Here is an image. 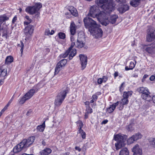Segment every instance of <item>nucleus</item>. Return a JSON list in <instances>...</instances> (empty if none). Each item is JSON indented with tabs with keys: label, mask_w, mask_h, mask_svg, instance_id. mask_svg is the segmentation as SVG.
<instances>
[{
	"label": "nucleus",
	"mask_w": 155,
	"mask_h": 155,
	"mask_svg": "<svg viewBox=\"0 0 155 155\" xmlns=\"http://www.w3.org/2000/svg\"><path fill=\"white\" fill-rule=\"evenodd\" d=\"M134 137L132 136L131 137L129 138L127 140V142L128 144H131L135 141Z\"/></svg>",
	"instance_id": "38"
},
{
	"label": "nucleus",
	"mask_w": 155,
	"mask_h": 155,
	"mask_svg": "<svg viewBox=\"0 0 155 155\" xmlns=\"http://www.w3.org/2000/svg\"><path fill=\"white\" fill-rule=\"evenodd\" d=\"M119 155H129V151L127 148L122 149L119 153Z\"/></svg>",
	"instance_id": "25"
},
{
	"label": "nucleus",
	"mask_w": 155,
	"mask_h": 155,
	"mask_svg": "<svg viewBox=\"0 0 155 155\" xmlns=\"http://www.w3.org/2000/svg\"><path fill=\"white\" fill-rule=\"evenodd\" d=\"M119 104H118V106L117 107V108L118 109V110H122L123 109V108L124 105L123 104L120 102L119 104Z\"/></svg>",
	"instance_id": "43"
},
{
	"label": "nucleus",
	"mask_w": 155,
	"mask_h": 155,
	"mask_svg": "<svg viewBox=\"0 0 155 155\" xmlns=\"http://www.w3.org/2000/svg\"><path fill=\"white\" fill-rule=\"evenodd\" d=\"M76 38L75 37V36H74V35H72V36H71L70 37V39H71V41L72 42L71 43L74 42V40ZM75 44V43H74Z\"/></svg>",
	"instance_id": "47"
},
{
	"label": "nucleus",
	"mask_w": 155,
	"mask_h": 155,
	"mask_svg": "<svg viewBox=\"0 0 155 155\" xmlns=\"http://www.w3.org/2000/svg\"><path fill=\"white\" fill-rule=\"evenodd\" d=\"M42 7L41 4L38 3L32 7L28 6L25 9V11L31 15L36 14L38 15L39 13L38 11Z\"/></svg>",
	"instance_id": "7"
},
{
	"label": "nucleus",
	"mask_w": 155,
	"mask_h": 155,
	"mask_svg": "<svg viewBox=\"0 0 155 155\" xmlns=\"http://www.w3.org/2000/svg\"><path fill=\"white\" fill-rule=\"evenodd\" d=\"M93 112L92 109L90 107V106H87L85 112L89 114Z\"/></svg>",
	"instance_id": "39"
},
{
	"label": "nucleus",
	"mask_w": 155,
	"mask_h": 155,
	"mask_svg": "<svg viewBox=\"0 0 155 155\" xmlns=\"http://www.w3.org/2000/svg\"><path fill=\"white\" fill-rule=\"evenodd\" d=\"M125 70L126 71H128V70H131V69H130V68L129 67V68H128L127 66H126L125 67Z\"/></svg>",
	"instance_id": "63"
},
{
	"label": "nucleus",
	"mask_w": 155,
	"mask_h": 155,
	"mask_svg": "<svg viewBox=\"0 0 155 155\" xmlns=\"http://www.w3.org/2000/svg\"><path fill=\"white\" fill-rule=\"evenodd\" d=\"M151 98L153 102L154 103H155V95L153 96L152 97H151Z\"/></svg>",
	"instance_id": "61"
},
{
	"label": "nucleus",
	"mask_w": 155,
	"mask_h": 155,
	"mask_svg": "<svg viewBox=\"0 0 155 155\" xmlns=\"http://www.w3.org/2000/svg\"><path fill=\"white\" fill-rule=\"evenodd\" d=\"M69 153L68 152L67 153H62L61 154V155H68Z\"/></svg>",
	"instance_id": "60"
},
{
	"label": "nucleus",
	"mask_w": 155,
	"mask_h": 155,
	"mask_svg": "<svg viewBox=\"0 0 155 155\" xmlns=\"http://www.w3.org/2000/svg\"><path fill=\"white\" fill-rule=\"evenodd\" d=\"M132 94V91H128L127 92H124L123 95V98L120 101L123 104H127L128 103V98Z\"/></svg>",
	"instance_id": "13"
},
{
	"label": "nucleus",
	"mask_w": 155,
	"mask_h": 155,
	"mask_svg": "<svg viewBox=\"0 0 155 155\" xmlns=\"http://www.w3.org/2000/svg\"><path fill=\"white\" fill-rule=\"evenodd\" d=\"M135 63L133 62H130V64L129 67L131 69H133L135 67L137 63L136 61L134 60Z\"/></svg>",
	"instance_id": "42"
},
{
	"label": "nucleus",
	"mask_w": 155,
	"mask_h": 155,
	"mask_svg": "<svg viewBox=\"0 0 155 155\" xmlns=\"http://www.w3.org/2000/svg\"><path fill=\"white\" fill-rule=\"evenodd\" d=\"M69 11L71 13L75 16L78 15L76 9L73 6H71L69 8Z\"/></svg>",
	"instance_id": "26"
},
{
	"label": "nucleus",
	"mask_w": 155,
	"mask_h": 155,
	"mask_svg": "<svg viewBox=\"0 0 155 155\" xmlns=\"http://www.w3.org/2000/svg\"><path fill=\"white\" fill-rule=\"evenodd\" d=\"M13 100L12 99H11L8 102L7 104L9 106L10 104H11V103L12 101Z\"/></svg>",
	"instance_id": "59"
},
{
	"label": "nucleus",
	"mask_w": 155,
	"mask_h": 155,
	"mask_svg": "<svg viewBox=\"0 0 155 155\" xmlns=\"http://www.w3.org/2000/svg\"><path fill=\"white\" fill-rule=\"evenodd\" d=\"M155 79V76L154 75H152L150 78V80L151 81H153Z\"/></svg>",
	"instance_id": "50"
},
{
	"label": "nucleus",
	"mask_w": 155,
	"mask_h": 155,
	"mask_svg": "<svg viewBox=\"0 0 155 155\" xmlns=\"http://www.w3.org/2000/svg\"><path fill=\"white\" fill-rule=\"evenodd\" d=\"M133 136L134 137L135 141L140 139L142 137V135L139 133L136 134L135 135Z\"/></svg>",
	"instance_id": "36"
},
{
	"label": "nucleus",
	"mask_w": 155,
	"mask_h": 155,
	"mask_svg": "<svg viewBox=\"0 0 155 155\" xmlns=\"http://www.w3.org/2000/svg\"><path fill=\"white\" fill-rule=\"evenodd\" d=\"M68 92V90L67 88L62 89L55 99L54 104L56 106H59L61 104Z\"/></svg>",
	"instance_id": "5"
},
{
	"label": "nucleus",
	"mask_w": 155,
	"mask_h": 155,
	"mask_svg": "<svg viewBox=\"0 0 155 155\" xmlns=\"http://www.w3.org/2000/svg\"><path fill=\"white\" fill-rule=\"evenodd\" d=\"M17 19V18L16 16H15L14 18H13L12 20V23H14L16 21V20Z\"/></svg>",
	"instance_id": "52"
},
{
	"label": "nucleus",
	"mask_w": 155,
	"mask_h": 155,
	"mask_svg": "<svg viewBox=\"0 0 155 155\" xmlns=\"http://www.w3.org/2000/svg\"><path fill=\"white\" fill-rule=\"evenodd\" d=\"M8 34V28L6 25L3 24L0 25V35L2 34V37L7 38V35Z\"/></svg>",
	"instance_id": "10"
},
{
	"label": "nucleus",
	"mask_w": 155,
	"mask_h": 155,
	"mask_svg": "<svg viewBox=\"0 0 155 155\" xmlns=\"http://www.w3.org/2000/svg\"><path fill=\"white\" fill-rule=\"evenodd\" d=\"M108 121L107 120H104L101 123L102 124H107V123Z\"/></svg>",
	"instance_id": "54"
},
{
	"label": "nucleus",
	"mask_w": 155,
	"mask_h": 155,
	"mask_svg": "<svg viewBox=\"0 0 155 155\" xmlns=\"http://www.w3.org/2000/svg\"><path fill=\"white\" fill-rule=\"evenodd\" d=\"M50 30L49 28H47L45 29V35H50Z\"/></svg>",
	"instance_id": "45"
},
{
	"label": "nucleus",
	"mask_w": 155,
	"mask_h": 155,
	"mask_svg": "<svg viewBox=\"0 0 155 155\" xmlns=\"http://www.w3.org/2000/svg\"><path fill=\"white\" fill-rule=\"evenodd\" d=\"M97 98V96L96 95H93L92 96V99H93L94 100L96 101Z\"/></svg>",
	"instance_id": "49"
},
{
	"label": "nucleus",
	"mask_w": 155,
	"mask_h": 155,
	"mask_svg": "<svg viewBox=\"0 0 155 155\" xmlns=\"http://www.w3.org/2000/svg\"><path fill=\"white\" fill-rule=\"evenodd\" d=\"M155 38L154 30H150L147 33V40L148 42H150L153 40Z\"/></svg>",
	"instance_id": "16"
},
{
	"label": "nucleus",
	"mask_w": 155,
	"mask_h": 155,
	"mask_svg": "<svg viewBox=\"0 0 155 155\" xmlns=\"http://www.w3.org/2000/svg\"><path fill=\"white\" fill-rule=\"evenodd\" d=\"M132 151L134 152L133 155H142V150L138 144H136L133 147Z\"/></svg>",
	"instance_id": "17"
},
{
	"label": "nucleus",
	"mask_w": 155,
	"mask_h": 155,
	"mask_svg": "<svg viewBox=\"0 0 155 155\" xmlns=\"http://www.w3.org/2000/svg\"><path fill=\"white\" fill-rule=\"evenodd\" d=\"M150 145L151 147L155 148V139L151 138L149 139Z\"/></svg>",
	"instance_id": "31"
},
{
	"label": "nucleus",
	"mask_w": 155,
	"mask_h": 155,
	"mask_svg": "<svg viewBox=\"0 0 155 155\" xmlns=\"http://www.w3.org/2000/svg\"><path fill=\"white\" fill-rule=\"evenodd\" d=\"M129 8V6L127 5H122L118 8L117 10L120 13H123L128 10Z\"/></svg>",
	"instance_id": "20"
},
{
	"label": "nucleus",
	"mask_w": 155,
	"mask_h": 155,
	"mask_svg": "<svg viewBox=\"0 0 155 155\" xmlns=\"http://www.w3.org/2000/svg\"><path fill=\"white\" fill-rule=\"evenodd\" d=\"M51 150L50 148H46L41 150L38 155H48L51 152Z\"/></svg>",
	"instance_id": "21"
},
{
	"label": "nucleus",
	"mask_w": 155,
	"mask_h": 155,
	"mask_svg": "<svg viewBox=\"0 0 155 155\" xmlns=\"http://www.w3.org/2000/svg\"><path fill=\"white\" fill-rule=\"evenodd\" d=\"M137 91L141 94V97L144 100L150 101L151 99L150 93L148 89L146 87H140L137 88Z\"/></svg>",
	"instance_id": "6"
},
{
	"label": "nucleus",
	"mask_w": 155,
	"mask_h": 155,
	"mask_svg": "<svg viewBox=\"0 0 155 155\" xmlns=\"http://www.w3.org/2000/svg\"><path fill=\"white\" fill-rule=\"evenodd\" d=\"M148 76V75L147 74H145L143 77V79H146V78H147Z\"/></svg>",
	"instance_id": "62"
},
{
	"label": "nucleus",
	"mask_w": 155,
	"mask_h": 155,
	"mask_svg": "<svg viewBox=\"0 0 155 155\" xmlns=\"http://www.w3.org/2000/svg\"><path fill=\"white\" fill-rule=\"evenodd\" d=\"M84 22L85 27L88 29L90 32L98 26L95 21L88 17L84 18Z\"/></svg>",
	"instance_id": "4"
},
{
	"label": "nucleus",
	"mask_w": 155,
	"mask_h": 155,
	"mask_svg": "<svg viewBox=\"0 0 155 155\" xmlns=\"http://www.w3.org/2000/svg\"><path fill=\"white\" fill-rule=\"evenodd\" d=\"M35 138V137L32 136L29 137L28 139H24L22 141L25 143L27 147H29L34 142Z\"/></svg>",
	"instance_id": "15"
},
{
	"label": "nucleus",
	"mask_w": 155,
	"mask_h": 155,
	"mask_svg": "<svg viewBox=\"0 0 155 155\" xmlns=\"http://www.w3.org/2000/svg\"><path fill=\"white\" fill-rule=\"evenodd\" d=\"M106 19L109 21V23L107 25L109 24V22L111 23L112 24L115 23L117 19L118 18V16L116 15H115L111 16L110 19H108V18L106 14Z\"/></svg>",
	"instance_id": "22"
},
{
	"label": "nucleus",
	"mask_w": 155,
	"mask_h": 155,
	"mask_svg": "<svg viewBox=\"0 0 155 155\" xmlns=\"http://www.w3.org/2000/svg\"><path fill=\"white\" fill-rule=\"evenodd\" d=\"M114 140L117 141L115 143V147L117 150H118L125 145V142L127 138V136L121 134L115 135Z\"/></svg>",
	"instance_id": "2"
},
{
	"label": "nucleus",
	"mask_w": 155,
	"mask_h": 155,
	"mask_svg": "<svg viewBox=\"0 0 155 155\" xmlns=\"http://www.w3.org/2000/svg\"><path fill=\"white\" fill-rule=\"evenodd\" d=\"M84 45V41H79L77 40L76 44H75V46L78 48H80L83 47Z\"/></svg>",
	"instance_id": "30"
},
{
	"label": "nucleus",
	"mask_w": 155,
	"mask_h": 155,
	"mask_svg": "<svg viewBox=\"0 0 155 155\" xmlns=\"http://www.w3.org/2000/svg\"><path fill=\"white\" fill-rule=\"evenodd\" d=\"M70 32L71 35H74L76 33V26L74 22L71 23L70 26Z\"/></svg>",
	"instance_id": "23"
},
{
	"label": "nucleus",
	"mask_w": 155,
	"mask_h": 155,
	"mask_svg": "<svg viewBox=\"0 0 155 155\" xmlns=\"http://www.w3.org/2000/svg\"><path fill=\"white\" fill-rule=\"evenodd\" d=\"M68 55H69V54L68 53V50L67 51L63 54L62 55V57L63 58H66Z\"/></svg>",
	"instance_id": "48"
},
{
	"label": "nucleus",
	"mask_w": 155,
	"mask_h": 155,
	"mask_svg": "<svg viewBox=\"0 0 155 155\" xmlns=\"http://www.w3.org/2000/svg\"><path fill=\"white\" fill-rule=\"evenodd\" d=\"M119 104V101H117V102L113 104L110 105V107L107 109V112L109 113H112L114 110L116 106H118Z\"/></svg>",
	"instance_id": "19"
},
{
	"label": "nucleus",
	"mask_w": 155,
	"mask_h": 155,
	"mask_svg": "<svg viewBox=\"0 0 155 155\" xmlns=\"http://www.w3.org/2000/svg\"><path fill=\"white\" fill-rule=\"evenodd\" d=\"M75 45V44L74 42L71 43L70 47L68 50L69 54V58L70 60L72 59L73 57L76 55L77 53L76 49H72Z\"/></svg>",
	"instance_id": "12"
},
{
	"label": "nucleus",
	"mask_w": 155,
	"mask_h": 155,
	"mask_svg": "<svg viewBox=\"0 0 155 155\" xmlns=\"http://www.w3.org/2000/svg\"><path fill=\"white\" fill-rule=\"evenodd\" d=\"M67 63L66 59H64L61 60L58 63V65L62 66V67L64 66Z\"/></svg>",
	"instance_id": "34"
},
{
	"label": "nucleus",
	"mask_w": 155,
	"mask_h": 155,
	"mask_svg": "<svg viewBox=\"0 0 155 155\" xmlns=\"http://www.w3.org/2000/svg\"><path fill=\"white\" fill-rule=\"evenodd\" d=\"M62 67L61 65H58V63L56 67L55 68V74H58V72L61 70L62 68Z\"/></svg>",
	"instance_id": "35"
},
{
	"label": "nucleus",
	"mask_w": 155,
	"mask_h": 155,
	"mask_svg": "<svg viewBox=\"0 0 155 155\" xmlns=\"http://www.w3.org/2000/svg\"><path fill=\"white\" fill-rule=\"evenodd\" d=\"M27 148L25 146V143L22 141L19 143L16 146L13 148V151L14 153H16L25 150Z\"/></svg>",
	"instance_id": "11"
},
{
	"label": "nucleus",
	"mask_w": 155,
	"mask_h": 155,
	"mask_svg": "<svg viewBox=\"0 0 155 155\" xmlns=\"http://www.w3.org/2000/svg\"><path fill=\"white\" fill-rule=\"evenodd\" d=\"M9 106V105L8 104H7L4 107V108L6 110L7 109L8 107Z\"/></svg>",
	"instance_id": "64"
},
{
	"label": "nucleus",
	"mask_w": 155,
	"mask_h": 155,
	"mask_svg": "<svg viewBox=\"0 0 155 155\" xmlns=\"http://www.w3.org/2000/svg\"><path fill=\"white\" fill-rule=\"evenodd\" d=\"M88 114L87 113H85V114L84 115V118L85 119H87L88 117Z\"/></svg>",
	"instance_id": "58"
},
{
	"label": "nucleus",
	"mask_w": 155,
	"mask_h": 155,
	"mask_svg": "<svg viewBox=\"0 0 155 155\" xmlns=\"http://www.w3.org/2000/svg\"><path fill=\"white\" fill-rule=\"evenodd\" d=\"M79 57L82 69H84L86 67L87 64V58L85 55L81 54Z\"/></svg>",
	"instance_id": "14"
},
{
	"label": "nucleus",
	"mask_w": 155,
	"mask_h": 155,
	"mask_svg": "<svg viewBox=\"0 0 155 155\" xmlns=\"http://www.w3.org/2000/svg\"><path fill=\"white\" fill-rule=\"evenodd\" d=\"M79 133L80 134L82 138L83 139H84L86 138V134L85 132L81 129H79Z\"/></svg>",
	"instance_id": "37"
},
{
	"label": "nucleus",
	"mask_w": 155,
	"mask_h": 155,
	"mask_svg": "<svg viewBox=\"0 0 155 155\" xmlns=\"http://www.w3.org/2000/svg\"><path fill=\"white\" fill-rule=\"evenodd\" d=\"M33 26L31 25L27 26L24 30V32L26 35H31L33 33Z\"/></svg>",
	"instance_id": "18"
},
{
	"label": "nucleus",
	"mask_w": 155,
	"mask_h": 155,
	"mask_svg": "<svg viewBox=\"0 0 155 155\" xmlns=\"http://www.w3.org/2000/svg\"><path fill=\"white\" fill-rule=\"evenodd\" d=\"M32 112V111L31 110H29L27 112V115L28 116Z\"/></svg>",
	"instance_id": "56"
},
{
	"label": "nucleus",
	"mask_w": 155,
	"mask_h": 155,
	"mask_svg": "<svg viewBox=\"0 0 155 155\" xmlns=\"http://www.w3.org/2000/svg\"><path fill=\"white\" fill-rule=\"evenodd\" d=\"M77 40L83 41H85V38L83 32H80L78 33Z\"/></svg>",
	"instance_id": "28"
},
{
	"label": "nucleus",
	"mask_w": 155,
	"mask_h": 155,
	"mask_svg": "<svg viewBox=\"0 0 155 155\" xmlns=\"http://www.w3.org/2000/svg\"><path fill=\"white\" fill-rule=\"evenodd\" d=\"M125 84L124 82H123L121 85L120 87V92L122 91L124 89V87L123 86Z\"/></svg>",
	"instance_id": "46"
},
{
	"label": "nucleus",
	"mask_w": 155,
	"mask_h": 155,
	"mask_svg": "<svg viewBox=\"0 0 155 155\" xmlns=\"http://www.w3.org/2000/svg\"><path fill=\"white\" fill-rule=\"evenodd\" d=\"M95 3L105 12L100 11L98 6L94 5L91 7L87 16L94 18L96 17L102 25L106 26L109 21L106 19L105 12L109 14L113 12L115 9V5L111 1L108 0H95Z\"/></svg>",
	"instance_id": "1"
},
{
	"label": "nucleus",
	"mask_w": 155,
	"mask_h": 155,
	"mask_svg": "<svg viewBox=\"0 0 155 155\" xmlns=\"http://www.w3.org/2000/svg\"><path fill=\"white\" fill-rule=\"evenodd\" d=\"M107 80V78L105 76H103L102 78H100L97 80V83L101 84L102 82L105 83Z\"/></svg>",
	"instance_id": "29"
},
{
	"label": "nucleus",
	"mask_w": 155,
	"mask_h": 155,
	"mask_svg": "<svg viewBox=\"0 0 155 155\" xmlns=\"http://www.w3.org/2000/svg\"><path fill=\"white\" fill-rule=\"evenodd\" d=\"M21 44L20 45V47H21L20 51L21 53L22 54L23 52V50L24 48V44L23 42L21 41Z\"/></svg>",
	"instance_id": "44"
},
{
	"label": "nucleus",
	"mask_w": 155,
	"mask_h": 155,
	"mask_svg": "<svg viewBox=\"0 0 155 155\" xmlns=\"http://www.w3.org/2000/svg\"><path fill=\"white\" fill-rule=\"evenodd\" d=\"M85 104L87 106H89L90 102L89 101H86L84 102Z\"/></svg>",
	"instance_id": "57"
},
{
	"label": "nucleus",
	"mask_w": 155,
	"mask_h": 155,
	"mask_svg": "<svg viewBox=\"0 0 155 155\" xmlns=\"http://www.w3.org/2000/svg\"><path fill=\"white\" fill-rule=\"evenodd\" d=\"M58 36L60 38L64 39L65 38L66 35L65 34L62 32H60L58 34Z\"/></svg>",
	"instance_id": "41"
},
{
	"label": "nucleus",
	"mask_w": 155,
	"mask_h": 155,
	"mask_svg": "<svg viewBox=\"0 0 155 155\" xmlns=\"http://www.w3.org/2000/svg\"><path fill=\"white\" fill-rule=\"evenodd\" d=\"M9 18L5 15H3L0 17V22L2 23L8 19Z\"/></svg>",
	"instance_id": "32"
},
{
	"label": "nucleus",
	"mask_w": 155,
	"mask_h": 155,
	"mask_svg": "<svg viewBox=\"0 0 155 155\" xmlns=\"http://www.w3.org/2000/svg\"><path fill=\"white\" fill-rule=\"evenodd\" d=\"M31 22V19H30V20H29V21H25L24 22V24L25 25H28Z\"/></svg>",
	"instance_id": "51"
},
{
	"label": "nucleus",
	"mask_w": 155,
	"mask_h": 155,
	"mask_svg": "<svg viewBox=\"0 0 155 155\" xmlns=\"http://www.w3.org/2000/svg\"><path fill=\"white\" fill-rule=\"evenodd\" d=\"M7 69L4 68L3 66L0 68V77H3L5 76L7 74Z\"/></svg>",
	"instance_id": "24"
},
{
	"label": "nucleus",
	"mask_w": 155,
	"mask_h": 155,
	"mask_svg": "<svg viewBox=\"0 0 155 155\" xmlns=\"http://www.w3.org/2000/svg\"><path fill=\"white\" fill-rule=\"evenodd\" d=\"M118 75V72L116 71L115 72L114 74V77L115 78Z\"/></svg>",
	"instance_id": "53"
},
{
	"label": "nucleus",
	"mask_w": 155,
	"mask_h": 155,
	"mask_svg": "<svg viewBox=\"0 0 155 155\" xmlns=\"http://www.w3.org/2000/svg\"><path fill=\"white\" fill-rule=\"evenodd\" d=\"M90 32L95 38H97L101 37L103 33L102 30L98 26L95 28L94 29H93Z\"/></svg>",
	"instance_id": "9"
},
{
	"label": "nucleus",
	"mask_w": 155,
	"mask_h": 155,
	"mask_svg": "<svg viewBox=\"0 0 155 155\" xmlns=\"http://www.w3.org/2000/svg\"><path fill=\"white\" fill-rule=\"evenodd\" d=\"M75 148L76 150H78L79 151H80L81 150V149L78 147H76Z\"/></svg>",
	"instance_id": "55"
},
{
	"label": "nucleus",
	"mask_w": 155,
	"mask_h": 155,
	"mask_svg": "<svg viewBox=\"0 0 155 155\" xmlns=\"http://www.w3.org/2000/svg\"><path fill=\"white\" fill-rule=\"evenodd\" d=\"M77 124L79 129H81L83 126V123L81 120H78L77 122Z\"/></svg>",
	"instance_id": "40"
},
{
	"label": "nucleus",
	"mask_w": 155,
	"mask_h": 155,
	"mask_svg": "<svg viewBox=\"0 0 155 155\" xmlns=\"http://www.w3.org/2000/svg\"><path fill=\"white\" fill-rule=\"evenodd\" d=\"M13 61V58L12 56H9L7 57L5 59V63L7 64L12 62Z\"/></svg>",
	"instance_id": "33"
},
{
	"label": "nucleus",
	"mask_w": 155,
	"mask_h": 155,
	"mask_svg": "<svg viewBox=\"0 0 155 155\" xmlns=\"http://www.w3.org/2000/svg\"><path fill=\"white\" fill-rule=\"evenodd\" d=\"M39 87L38 85L34 86L28 91L26 94L19 100V103L23 104L27 100L31 98L34 94L38 91Z\"/></svg>",
	"instance_id": "3"
},
{
	"label": "nucleus",
	"mask_w": 155,
	"mask_h": 155,
	"mask_svg": "<svg viewBox=\"0 0 155 155\" xmlns=\"http://www.w3.org/2000/svg\"><path fill=\"white\" fill-rule=\"evenodd\" d=\"M143 48L151 56H155V43L149 45H144Z\"/></svg>",
	"instance_id": "8"
},
{
	"label": "nucleus",
	"mask_w": 155,
	"mask_h": 155,
	"mask_svg": "<svg viewBox=\"0 0 155 155\" xmlns=\"http://www.w3.org/2000/svg\"><path fill=\"white\" fill-rule=\"evenodd\" d=\"M45 127V121H44L41 125H38L37 127L36 130L37 131L43 132Z\"/></svg>",
	"instance_id": "27"
}]
</instances>
